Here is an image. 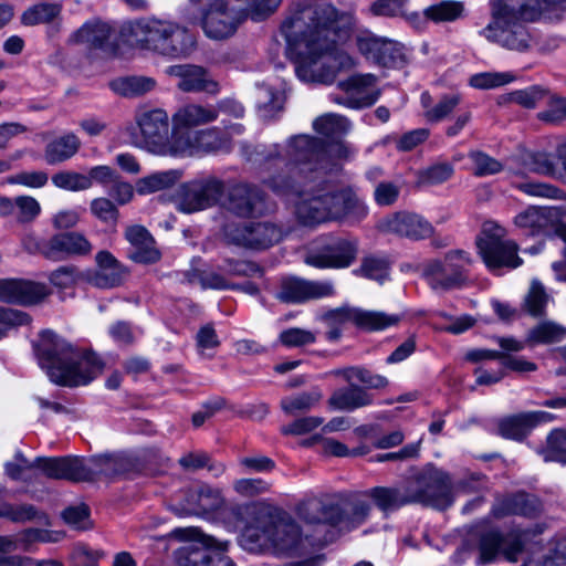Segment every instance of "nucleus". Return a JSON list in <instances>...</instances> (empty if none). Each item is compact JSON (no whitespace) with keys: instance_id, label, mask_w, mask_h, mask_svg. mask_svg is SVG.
I'll use <instances>...</instances> for the list:
<instances>
[{"instance_id":"obj_42","label":"nucleus","mask_w":566,"mask_h":566,"mask_svg":"<svg viewBox=\"0 0 566 566\" xmlns=\"http://www.w3.org/2000/svg\"><path fill=\"white\" fill-rule=\"evenodd\" d=\"M155 84L151 77L130 76L112 81L111 88L122 96L135 97L150 92Z\"/></svg>"},{"instance_id":"obj_18","label":"nucleus","mask_w":566,"mask_h":566,"mask_svg":"<svg viewBox=\"0 0 566 566\" xmlns=\"http://www.w3.org/2000/svg\"><path fill=\"white\" fill-rule=\"evenodd\" d=\"M328 325H342L348 322L368 331H380L398 324L400 317L385 312L365 311L360 308L340 307L327 312L323 316Z\"/></svg>"},{"instance_id":"obj_32","label":"nucleus","mask_w":566,"mask_h":566,"mask_svg":"<svg viewBox=\"0 0 566 566\" xmlns=\"http://www.w3.org/2000/svg\"><path fill=\"white\" fill-rule=\"evenodd\" d=\"M113 29L106 22L92 20L83 24L72 36V41L84 45L88 50H106Z\"/></svg>"},{"instance_id":"obj_31","label":"nucleus","mask_w":566,"mask_h":566,"mask_svg":"<svg viewBox=\"0 0 566 566\" xmlns=\"http://www.w3.org/2000/svg\"><path fill=\"white\" fill-rule=\"evenodd\" d=\"M136 122L148 145L159 144L168 134V115L163 109L142 112L137 115Z\"/></svg>"},{"instance_id":"obj_50","label":"nucleus","mask_w":566,"mask_h":566,"mask_svg":"<svg viewBox=\"0 0 566 566\" xmlns=\"http://www.w3.org/2000/svg\"><path fill=\"white\" fill-rule=\"evenodd\" d=\"M353 273L358 276H363L369 280H375L379 283H382L388 279L389 275V264L386 260L369 256L365 258L361 261V264L358 269L354 270Z\"/></svg>"},{"instance_id":"obj_47","label":"nucleus","mask_w":566,"mask_h":566,"mask_svg":"<svg viewBox=\"0 0 566 566\" xmlns=\"http://www.w3.org/2000/svg\"><path fill=\"white\" fill-rule=\"evenodd\" d=\"M178 179L174 170L155 172L137 181V192L140 195L151 193L172 186Z\"/></svg>"},{"instance_id":"obj_36","label":"nucleus","mask_w":566,"mask_h":566,"mask_svg":"<svg viewBox=\"0 0 566 566\" xmlns=\"http://www.w3.org/2000/svg\"><path fill=\"white\" fill-rule=\"evenodd\" d=\"M271 546L280 551H291L300 542L301 533L298 526L291 520L270 517Z\"/></svg>"},{"instance_id":"obj_45","label":"nucleus","mask_w":566,"mask_h":566,"mask_svg":"<svg viewBox=\"0 0 566 566\" xmlns=\"http://www.w3.org/2000/svg\"><path fill=\"white\" fill-rule=\"evenodd\" d=\"M51 180L56 188L72 192L84 191L92 188L90 177L73 170L59 171L52 176Z\"/></svg>"},{"instance_id":"obj_8","label":"nucleus","mask_w":566,"mask_h":566,"mask_svg":"<svg viewBox=\"0 0 566 566\" xmlns=\"http://www.w3.org/2000/svg\"><path fill=\"white\" fill-rule=\"evenodd\" d=\"M471 263L465 251H449L443 259H431L422 263L421 276L436 292L460 289L468 281L467 272Z\"/></svg>"},{"instance_id":"obj_41","label":"nucleus","mask_w":566,"mask_h":566,"mask_svg":"<svg viewBox=\"0 0 566 566\" xmlns=\"http://www.w3.org/2000/svg\"><path fill=\"white\" fill-rule=\"evenodd\" d=\"M270 518L259 521L255 525H249L241 534V545L251 552H256L271 546Z\"/></svg>"},{"instance_id":"obj_5","label":"nucleus","mask_w":566,"mask_h":566,"mask_svg":"<svg viewBox=\"0 0 566 566\" xmlns=\"http://www.w3.org/2000/svg\"><path fill=\"white\" fill-rule=\"evenodd\" d=\"M491 22L481 31L482 35L501 46L526 51L531 35L523 22L534 21L542 13L539 0H493Z\"/></svg>"},{"instance_id":"obj_35","label":"nucleus","mask_w":566,"mask_h":566,"mask_svg":"<svg viewBox=\"0 0 566 566\" xmlns=\"http://www.w3.org/2000/svg\"><path fill=\"white\" fill-rule=\"evenodd\" d=\"M367 495L385 515L409 505L402 484L371 488Z\"/></svg>"},{"instance_id":"obj_7","label":"nucleus","mask_w":566,"mask_h":566,"mask_svg":"<svg viewBox=\"0 0 566 566\" xmlns=\"http://www.w3.org/2000/svg\"><path fill=\"white\" fill-rule=\"evenodd\" d=\"M401 484L409 504L444 510L454 500V488L449 474L431 463L422 468H412Z\"/></svg>"},{"instance_id":"obj_28","label":"nucleus","mask_w":566,"mask_h":566,"mask_svg":"<svg viewBox=\"0 0 566 566\" xmlns=\"http://www.w3.org/2000/svg\"><path fill=\"white\" fill-rule=\"evenodd\" d=\"M124 234L130 244L129 259L137 263H154L159 260L160 253L155 247V240L144 226H129Z\"/></svg>"},{"instance_id":"obj_40","label":"nucleus","mask_w":566,"mask_h":566,"mask_svg":"<svg viewBox=\"0 0 566 566\" xmlns=\"http://www.w3.org/2000/svg\"><path fill=\"white\" fill-rule=\"evenodd\" d=\"M565 337V326L553 321H543L527 332L526 343L531 346L554 344L562 342Z\"/></svg>"},{"instance_id":"obj_22","label":"nucleus","mask_w":566,"mask_h":566,"mask_svg":"<svg viewBox=\"0 0 566 566\" xmlns=\"http://www.w3.org/2000/svg\"><path fill=\"white\" fill-rule=\"evenodd\" d=\"M343 499L338 495L310 497L298 505V516L308 524H328L340 528Z\"/></svg>"},{"instance_id":"obj_33","label":"nucleus","mask_w":566,"mask_h":566,"mask_svg":"<svg viewBox=\"0 0 566 566\" xmlns=\"http://www.w3.org/2000/svg\"><path fill=\"white\" fill-rule=\"evenodd\" d=\"M542 511L539 500L531 494L517 493L499 501L493 506V515L503 517L510 514L536 516Z\"/></svg>"},{"instance_id":"obj_52","label":"nucleus","mask_w":566,"mask_h":566,"mask_svg":"<svg viewBox=\"0 0 566 566\" xmlns=\"http://www.w3.org/2000/svg\"><path fill=\"white\" fill-rule=\"evenodd\" d=\"M60 11L61 9L57 4L39 3L24 11L21 20L25 25L48 23L55 19L60 14Z\"/></svg>"},{"instance_id":"obj_62","label":"nucleus","mask_w":566,"mask_h":566,"mask_svg":"<svg viewBox=\"0 0 566 566\" xmlns=\"http://www.w3.org/2000/svg\"><path fill=\"white\" fill-rule=\"evenodd\" d=\"M459 94L443 95L439 102L424 112L428 122L438 123L446 119L460 104Z\"/></svg>"},{"instance_id":"obj_54","label":"nucleus","mask_w":566,"mask_h":566,"mask_svg":"<svg viewBox=\"0 0 566 566\" xmlns=\"http://www.w3.org/2000/svg\"><path fill=\"white\" fill-rule=\"evenodd\" d=\"M91 213L101 222L115 226L119 220L116 203L106 197L94 198L90 203Z\"/></svg>"},{"instance_id":"obj_46","label":"nucleus","mask_w":566,"mask_h":566,"mask_svg":"<svg viewBox=\"0 0 566 566\" xmlns=\"http://www.w3.org/2000/svg\"><path fill=\"white\" fill-rule=\"evenodd\" d=\"M349 126L347 118L337 114H325L313 123L315 132L326 137L340 136L349 129Z\"/></svg>"},{"instance_id":"obj_37","label":"nucleus","mask_w":566,"mask_h":566,"mask_svg":"<svg viewBox=\"0 0 566 566\" xmlns=\"http://www.w3.org/2000/svg\"><path fill=\"white\" fill-rule=\"evenodd\" d=\"M555 208L530 207L515 217V224L528 229L532 234L545 230L557 218Z\"/></svg>"},{"instance_id":"obj_17","label":"nucleus","mask_w":566,"mask_h":566,"mask_svg":"<svg viewBox=\"0 0 566 566\" xmlns=\"http://www.w3.org/2000/svg\"><path fill=\"white\" fill-rule=\"evenodd\" d=\"M379 229L385 233L411 241L428 239L434 232L433 226L423 216L407 210L394 212L384 218Z\"/></svg>"},{"instance_id":"obj_3","label":"nucleus","mask_w":566,"mask_h":566,"mask_svg":"<svg viewBox=\"0 0 566 566\" xmlns=\"http://www.w3.org/2000/svg\"><path fill=\"white\" fill-rule=\"evenodd\" d=\"M39 361L51 381L66 387L85 386L97 377L103 361L91 352H81L51 331L41 334Z\"/></svg>"},{"instance_id":"obj_59","label":"nucleus","mask_w":566,"mask_h":566,"mask_svg":"<svg viewBox=\"0 0 566 566\" xmlns=\"http://www.w3.org/2000/svg\"><path fill=\"white\" fill-rule=\"evenodd\" d=\"M196 130H182L174 128L171 151L176 156H197Z\"/></svg>"},{"instance_id":"obj_11","label":"nucleus","mask_w":566,"mask_h":566,"mask_svg":"<svg viewBox=\"0 0 566 566\" xmlns=\"http://www.w3.org/2000/svg\"><path fill=\"white\" fill-rule=\"evenodd\" d=\"M222 231L229 243L253 250L268 249L283 235L281 227L271 221L229 222Z\"/></svg>"},{"instance_id":"obj_38","label":"nucleus","mask_w":566,"mask_h":566,"mask_svg":"<svg viewBox=\"0 0 566 566\" xmlns=\"http://www.w3.org/2000/svg\"><path fill=\"white\" fill-rule=\"evenodd\" d=\"M80 147L81 142L78 137L73 133H69L46 145L44 158L50 165L60 164L72 158Z\"/></svg>"},{"instance_id":"obj_60","label":"nucleus","mask_w":566,"mask_h":566,"mask_svg":"<svg viewBox=\"0 0 566 566\" xmlns=\"http://www.w3.org/2000/svg\"><path fill=\"white\" fill-rule=\"evenodd\" d=\"M547 108L537 114V118L547 124H559L566 119V97L547 95Z\"/></svg>"},{"instance_id":"obj_43","label":"nucleus","mask_w":566,"mask_h":566,"mask_svg":"<svg viewBox=\"0 0 566 566\" xmlns=\"http://www.w3.org/2000/svg\"><path fill=\"white\" fill-rule=\"evenodd\" d=\"M323 394L318 388L282 398L281 408L287 415L307 411L319 403Z\"/></svg>"},{"instance_id":"obj_9","label":"nucleus","mask_w":566,"mask_h":566,"mask_svg":"<svg viewBox=\"0 0 566 566\" xmlns=\"http://www.w3.org/2000/svg\"><path fill=\"white\" fill-rule=\"evenodd\" d=\"M479 253L491 271L502 268L515 269L522 264L517 244L505 238V230L493 221L483 223L476 240Z\"/></svg>"},{"instance_id":"obj_27","label":"nucleus","mask_w":566,"mask_h":566,"mask_svg":"<svg viewBox=\"0 0 566 566\" xmlns=\"http://www.w3.org/2000/svg\"><path fill=\"white\" fill-rule=\"evenodd\" d=\"M95 261L97 269L90 274V284L98 289H114L124 282L126 271L111 252L99 251Z\"/></svg>"},{"instance_id":"obj_2","label":"nucleus","mask_w":566,"mask_h":566,"mask_svg":"<svg viewBox=\"0 0 566 566\" xmlns=\"http://www.w3.org/2000/svg\"><path fill=\"white\" fill-rule=\"evenodd\" d=\"M312 167H283L272 169L263 182L275 193L296 197L294 213L304 226H316L331 221L353 219L360 221L368 214L367 205L352 187L337 186L328 180L304 176Z\"/></svg>"},{"instance_id":"obj_39","label":"nucleus","mask_w":566,"mask_h":566,"mask_svg":"<svg viewBox=\"0 0 566 566\" xmlns=\"http://www.w3.org/2000/svg\"><path fill=\"white\" fill-rule=\"evenodd\" d=\"M371 506L363 500L347 501L343 499L340 531H352L364 524L370 514Z\"/></svg>"},{"instance_id":"obj_30","label":"nucleus","mask_w":566,"mask_h":566,"mask_svg":"<svg viewBox=\"0 0 566 566\" xmlns=\"http://www.w3.org/2000/svg\"><path fill=\"white\" fill-rule=\"evenodd\" d=\"M167 74L177 77V86L184 92H212L217 86L208 78L206 71L197 65L178 64L168 66Z\"/></svg>"},{"instance_id":"obj_6","label":"nucleus","mask_w":566,"mask_h":566,"mask_svg":"<svg viewBox=\"0 0 566 566\" xmlns=\"http://www.w3.org/2000/svg\"><path fill=\"white\" fill-rule=\"evenodd\" d=\"M130 32L138 48L170 59L186 57L196 46V36L185 25L168 19L138 20Z\"/></svg>"},{"instance_id":"obj_23","label":"nucleus","mask_w":566,"mask_h":566,"mask_svg":"<svg viewBox=\"0 0 566 566\" xmlns=\"http://www.w3.org/2000/svg\"><path fill=\"white\" fill-rule=\"evenodd\" d=\"M44 284L24 279H0V301L19 305H34L50 295Z\"/></svg>"},{"instance_id":"obj_4","label":"nucleus","mask_w":566,"mask_h":566,"mask_svg":"<svg viewBox=\"0 0 566 566\" xmlns=\"http://www.w3.org/2000/svg\"><path fill=\"white\" fill-rule=\"evenodd\" d=\"M353 149L343 142L325 144L323 140L300 135L293 137L286 148L285 155L279 145L264 147L255 153L253 161L260 166L263 172L283 167L310 165L315 163L319 168H326L331 160H346L353 156Z\"/></svg>"},{"instance_id":"obj_24","label":"nucleus","mask_w":566,"mask_h":566,"mask_svg":"<svg viewBox=\"0 0 566 566\" xmlns=\"http://www.w3.org/2000/svg\"><path fill=\"white\" fill-rule=\"evenodd\" d=\"M128 469L127 460L120 454H98L81 458V482L113 479Z\"/></svg>"},{"instance_id":"obj_48","label":"nucleus","mask_w":566,"mask_h":566,"mask_svg":"<svg viewBox=\"0 0 566 566\" xmlns=\"http://www.w3.org/2000/svg\"><path fill=\"white\" fill-rule=\"evenodd\" d=\"M282 0H240L243 18L250 17L253 21H262L273 14L281 6Z\"/></svg>"},{"instance_id":"obj_13","label":"nucleus","mask_w":566,"mask_h":566,"mask_svg":"<svg viewBox=\"0 0 566 566\" xmlns=\"http://www.w3.org/2000/svg\"><path fill=\"white\" fill-rule=\"evenodd\" d=\"M264 198L263 191L255 185L230 182L226 184L220 207L237 217L250 218L264 212Z\"/></svg>"},{"instance_id":"obj_26","label":"nucleus","mask_w":566,"mask_h":566,"mask_svg":"<svg viewBox=\"0 0 566 566\" xmlns=\"http://www.w3.org/2000/svg\"><path fill=\"white\" fill-rule=\"evenodd\" d=\"M223 500L219 490L208 484H196L185 492V500L176 507L178 515H200L219 509Z\"/></svg>"},{"instance_id":"obj_56","label":"nucleus","mask_w":566,"mask_h":566,"mask_svg":"<svg viewBox=\"0 0 566 566\" xmlns=\"http://www.w3.org/2000/svg\"><path fill=\"white\" fill-rule=\"evenodd\" d=\"M515 80L510 72H483L470 77V85L479 90H491L509 84Z\"/></svg>"},{"instance_id":"obj_20","label":"nucleus","mask_w":566,"mask_h":566,"mask_svg":"<svg viewBox=\"0 0 566 566\" xmlns=\"http://www.w3.org/2000/svg\"><path fill=\"white\" fill-rule=\"evenodd\" d=\"M356 45L367 60L378 65L397 67L405 62L402 46L396 41L366 33L357 36Z\"/></svg>"},{"instance_id":"obj_64","label":"nucleus","mask_w":566,"mask_h":566,"mask_svg":"<svg viewBox=\"0 0 566 566\" xmlns=\"http://www.w3.org/2000/svg\"><path fill=\"white\" fill-rule=\"evenodd\" d=\"M469 158L473 163V174L478 177L494 175L503 169V165L499 160L483 151H470Z\"/></svg>"},{"instance_id":"obj_57","label":"nucleus","mask_w":566,"mask_h":566,"mask_svg":"<svg viewBox=\"0 0 566 566\" xmlns=\"http://www.w3.org/2000/svg\"><path fill=\"white\" fill-rule=\"evenodd\" d=\"M0 517L8 518L13 523H25L38 518L39 512L32 504L13 505L0 502Z\"/></svg>"},{"instance_id":"obj_58","label":"nucleus","mask_w":566,"mask_h":566,"mask_svg":"<svg viewBox=\"0 0 566 566\" xmlns=\"http://www.w3.org/2000/svg\"><path fill=\"white\" fill-rule=\"evenodd\" d=\"M531 429L525 412L506 418L499 424V431L502 437L515 440L523 439Z\"/></svg>"},{"instance_id":"obj_19","label":"nucleus","mask_w":566,"mask_h":566,"mask_svg":"<svg viewBox=\"0 0 566 566\" xmlns=\"http://www.w3.org/2000/svg\"><path fill=\"white\" fill-rule=\"evenodd\" d=\"M357 251L355 241L336 238L319 251L308 253L305 263L317 269H345L356 260Z\"/></svg>"},{"instance_id":"obj_49","label":"nucleus","mask_w":566,"mask_h":566,"mask_svg":"<svg viewBox=\"0 0 566 566\" xmlns=\"http://www.w3.org/2000/svg\"><path fill=\"white\" fill-rule=\"evenodd\" d=\"M454 168L450 163H437L418 171V184L422 186L440 185L451 178Z\"/></svg>"},{"instance_id":"obj_34","label":"nucleus","mask_w":566,"mask_h":566,"mask_svg":"<svg viewBox=\"0 0 566 566\" xmlns=\"http://www.w3.org/2000/svg\"><path fill=\"white\" fill-rule=\"evenodd\" d=\"M373 403V395L365 388L350 385L337 389L328 399V405L336 410L353 411Z\"/></svg>"},{"instance_id":"obj_21","label":"nucleus","mask_w":566,"mask_h":566,"mask_svg":"<svg viewBox=\"0 0 566 566\" xmlns=\"http://www.w3.org/2000/svg\"><path fill=\"white\" fill-rule=\"evenodd\" d=\"M334 294V284L329 281H307L292 276L282 280L276 297L284 303H304Z\"/></svg>"},{"instance_id":"obj_16","label":"nucleus","mask_w":566,"mask_h":566,"mask_svg":"<svg viewBox=\"0 0 566 566\" xmlns=\"http://www.w3.org/2000/svg\"><path fill=\"white\" fill-rule=\"evenodd\" d=\"M220 112H230L235 117L243 115V107L232 101H222L218 105L188 104L180 107L172 116L176 129H187L214 122Z\"/></svg>"},{"instance_id":"obj_55","label":"nucleus","mask_w":566,"mask_h":566,"mask_svg":"<svg viewBox=\"0 0 566 566\" xmlns=\"http://www.w3.org/2000/svg\"><path fill=\"white\" fill-rule=\"evenodd\" d=\"M462 4L455 1H442L424 10V15L433 22L454 21L462 13Z\"/></svg>"},{"instance_id":"obj_51","label":"nucleus","mask_w":566,"mask_h":566,"mask_svg":"<svg viewBox=\"0 0 566 566\" xmlns=\"http://www.w3.org/2000/svg\"><path fill=\"white\" fill-rule=\"evenodd\" d=\"M14 219L19 224L32 223L41 213L40 202L31 196L22 195L15 197Z\"/></svg>"},{"instance_id":"obj_44","label":"nucleus","mask_w":566,"mask_h":566,"mask_svg":"<svg viewBox=\"0 0 566 566\" xmlns=\"http://www.w3.org/2000/svg\"><path fill=\"white\" fill-rule=\"evenodd\" d=\"M184 566H233L232 560L221 551L210 548L190 549L182 563Z\"/></svg>"},{"instance_id":"obj_63","label":"nucleus","mask_w":566,"mask_h":566,"mask_svg":"<svg viewBox=\"0 0 566 566\" xmlns=\"http://www.w3.org/2000/svg\"><path fill=\"white\" fill-rule=\"evenodd\" d=\"M198 138L197 156L217 151L226 147L227 140L221 137L218 128L196 130Z\"/></svg>"},{"instance_id":"obj_53","label":"nucleus","mask_w":566,"mask_h":566,"mask_svg":"<svg viewBox=\"0 0 566 566\" xmlns=\"http://www.w3.org/2000/svg\"><path fill=\"white\" fill-rule=\"evenodd\" d=\"M548 95V91L539 85H532L507 94L506 99L525 108H535Z\"/></svg>"},{"instance_id":"obj_15","label":"nucleus","mask_w":566,"mask_h":566,"mask_svg":"<svg viewBox=\"0 0 566 566\" xmlns=\"http://www.w3.org/2000/svg\"><path fill=\"white\" fill-rule=\"evenodd\" d=\"M539 533H542V530L537 527L533 532V535ZM531 534L532 531L530 530L512 532L505 537H502L496 532H489L484 534L481 537L479 545V563L488 564L492 562L500 552L509 562H516L523 549L525 541L530 538Z\"/></svg>"},{"instance_id":"obj_14","label":"nucleus","mask_w":566,"mask_h":566,"mask_svg":"<svg viewBox=\"0 0 566 566\" xmlns=\"http://www.w3.org/2000/svg\"><path fill=\"white\" fill-rule=\"evenodd\" d=\"M377 77L374 74H355L338 82L340 93L331 95V99L348 108H364L373 105L379 97L376 90Z\"/></svg>"},{"instance_id":"obj_61","label":"nucleus","mask_w":566,"mask_h":566,"mask_svg":"<svg viewBox=\"0 0 566 566\" xmlns=\"http://www.w3.org/2000/svg\"><path fill=\"white\" fill-rule=\"evenodd\" d=\"M401 187L395 181L381 180L376 182L373 198L379 207H391L394 206L400 196Z\"/></svg>"},{"instance_id":"obj_12","label":"nucleus","mask_w":566,"mask_h":566,"mask_svg":"<svg viewBox=\"0 0 566 566\" xmlns=\"http://www.w3.org/2000/svg\"><path fill=\"white\" fill-rule=\"evenodd\" d=\"M226 191V182L216 177L197 179L184 185L178 195L180 211L191 213L220 206Z\"/></svg>"},{"instance_id":"obj_10","label":"nucleus","mask_w":566,"mask_h":566,"mask_svg":"<svg viewBox=\"0 0 566 566\" xmlns=\"http://www.w3.org/2000/svg\"><path fill=\"white\" fill-rule=\"evenodd\" d=\"M240 0H209L199 20L205 35L221 41L232 36L243 21Z\"/></svg>"},{"instance_id":"obj_29","label":"nucleus","mask_w":566,"mask_h":566,"mask_svg":"<svg viewBox=\"0 0 566 566\" xmlns=\"http://www.w3.org/2000/svg\"><path fill=\"white\" fill-rule=\"evenodd\" d=\"M33 465L49 479L81 482L80 457L38 458Z\"/></svg>"},{"instance_id":"obj_1","label":"nucleus","mask_w":566,"mask_h":566,"mask_svg":"<svg viewBox=\"0 0 566 566\" xmlns=\"http://www.w3.org/2000/svg\"><path fill=\"white\" fill-rule=\"evenodd\" d=\"M326 13L327 21L322 22L310 2L296 0L281 24V33L296 60V75L303 82L331 84L339 72L356 65L339 46L354 27L353 14L338 15L333 9Z\"/></svg>"},{"instance_id":"obj_25","label":"nucleus","mask_w":566,"mask_h":566,"mask_svg":"<svg viewBox=\"0 0 566 566\" xmlns=\"http://www.w3.org/2000/svg\"><path fill=\"white\" fill-rule=\"evenodd\" d=\"M93 247L81 232H65L53 235L42 249V254L52 261H61L71 255H87Z\"/></svg>"}]
</instances>
